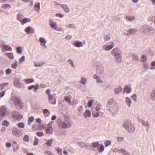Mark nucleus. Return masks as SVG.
Listing matches in <instances>:
<instances>
[{"label":"nucleus","instance_id":"nucleus-5","mask_svg":"<svg viewBox=\"0 0 155 155\" xmlns=\"http://www.w3.org/2000/svg\"><path fill=\"white\" fill-rule=\"evenodd\" d=\"M58 126L61 128L65 129L68 128H70L72 124L70 121L68 122V123L64 121H60Z\"/></svg>","mask_w":155,"mask_h":155},{"label":"nucleus","instance_id":"nucleus-23","mask_svg":"<svg viewBox=\"0 0 155 155\" xmlns=\"http://www.w3.org/2000/svg\"><path fill=\"white\" fill-rule=\"evenodd\" d=\"M61 7L63 8L64 11L67 13H68L70 11L69 8L66 5L61 4Z\"/></svg>","mask_w":155,"mask_h":155},{"label":"nucleus","instance_id":"nucleus-8","mask_svg":"<svg viewBox=\"0 0 155 155\" xmlns=\"http://www.w3.org/2000/svg\"><path fill=\"white\" fill-rule=\"evenodd\" d=\"M14 85L20 88H23L24 87V85L22 83L20 82V80L18 78H15L14 80Z\"/></svg>","mask_w":155,"mask_h":155},{"label":"nucleus","instance_id":"nucleus-35","mask_svg":"<svg viewBox=\"0 0 155 155\" xmlns=\"http://www.w3.org/2000/svg\"><path fill=\"white\" fill-rule=\"evenodd\" d=\"M124 17L126 19L130 21H132L135 19V17L134 16L126 15Z\"/></svg>","mask_w":155,"mask_h":155},{"label":"nucleus","instance_id":"nucleus-56","mask_svg":"<svg viewBox=\"0 0 155 155\" xmlns=\"http://www.w3.org/2000/svg\"><path fill=\"white\" fill-rule=\"evenodd\" d=\"M45 154L48 155H55L52 152L48 150H46L45 152Z\"/></svg>","mask_w":155,"mask_h":155},{"label":"nucleus","instance_id":"nucleus-48","mask_svg":"<svg viewBox=\"0 0 155 155\" xmlns=\"http://www.w3.org/2000/svg\"><path fill=\"white\" fill-rule=\"evenodd\" d=\"M39 140L36 137H35L34 140V142L33 144L34 146L37 145L38 143Z\"/></svg>","mask_w":155,"mask_h":155},{"label":"nucleus","instance_id":"nucleus-7","mask_svg":"<svg viewBox=\"0 0 155 155\" xmlns=\"http://www.w3.org/2000/svg\"><path fill=\"white\" fill-rule=\"evenodd\" d=\"M12 116L13 118L18 121H20L23 118V116L19 114L17 111H14L12 112Z\"/></svg>","mask_w":155,"mask_h":155},{"label":"nucleus","instance_id":"nucleus-41","mask_svg":"<svg viewBox=\"0 0 155 155\" xmlns=\"http://www.w3.org/2000/svg\"><path fill=\"white\" fill-rule=\"evenodd\" d=\"M18 64L17 61L13 62L11 64V67L14 69H16L18 66Z\"/></svg>","mask_w":155,"mask_h":155},{"label":"nucleus","instance_id":"nucleus-10","mask_svg":"<svg viewBox=\"0 0 155 155\" xmlns=\"http://www.w3.org/2000/svg\"><path fill=\"white\" fill-rule=\"evenodd\" d=\"M112 54L115 56L120 55L122 54L121 51L117 48H115L111 51Z\"/></svg>","mask_w":155,"mask_h":155},{"label":"nucleus","instance_id":"nucleus-55","mask_svg":"<svg viewBox=\"0 0 155 155\" xmlns=\"http://www.w3.org/2000/svg\"><path fill=\"white\" fill-rule=\"evenodd\" d=\"M117 138L118 139V141L119 142H122L124 140V137H117Z\"/></svg>","mask_w":155,"mask_h":155},{"label":"nucleus","instance_id":"nucleus-47","mask_svg":"<svg viewBox=\"0 0 155 155\" xmlns=\"http://www.w3.org/2000/svg\"><path fill=\"white\" fill-rule=\"evenodd\" d=\"M23 140L26 142H28L29 140V136L27 135H26L24 136L23 138Z\"/></svg>","mask_w":155,"mask_h":155},{"label":"nucleus","instance_id":"nucleus-57","mask_svg":"<svg viewBox=\"0 0 155 155\" xmlns=\"http://www.w3.org/2000/svg\"><path fill=\"white\" fill-rule=\"evenodd\" d=\"M25 59V56H22L19 59V62L20 64H21L23 62Z\"/></svg>","mask_w":155,"mask_h":155},{"label":"nucleus","instance_id":"nucleus-15","mask_svg":"<svg viewBox=\"0 0 155 155\" xmlns=\"http://www.w3.org/2000/svg\"><path fill=\"white\" fill-rule=\"evenodd\" d=\"M72 44L74 46L77 47H80L83 46V44L81 41H74L72 42Z\"/></svg>","mask_w":155,"mask_h":155},{"label":"nucleus","instance_id":"nucleus-19","mask_svg":"<svg viewBox=\"0 0 155 155\" xmlns=\"http://www.w3.org/2000/svg\"><path fill=\"white\" fill-rule=\"evenodd\" d=\"M39 42H40V45L43 47V49H45L46 48L47 46L45 45L46 41L45 39H39Z\"/></svg>","mask_w":155,"mask_h":155},{"label":"nucleus","instance_id":"nucleus-26","mask_svg":"<svg viewBox=\"0 0 155 155\" xmlns=\"http://www.w3.org/2000/svg\"><path fill=\"white\" fill-rule=\"evenodd\" d=\"M45 62H34V66L35 67H39L43 66Z\"/></svg>","mask_w":155,"mask_h":155},{"label":"nucleus","instance_id":"nucleus-46","mask_svg":"<svg viewBox=\"0 0 155 155\" xmlns=\"http://www.w3.org/2000/svg\"><path fill=\"white\" fill-rule=\"evenodd\" d=\"M68 62L70 64L71 66H72L73 68H75V65L73 61L72 60L70 59H68Z\"/></svg>","mask_w":155,"mask_h":155},{"label":"nucleus","instance_id":"nucleus-38","mask_svg":"<svg viewBox=\"0 0 155 155\" xmlns=\"http://www.w3.org/2000/svg\"><path fill=\"white\" fill-rule=\"evenodd\" d=\"M34 117L33 116H31V117H29L28 120V125H30L31 124V123L33 122L34 120Z\"/></svg>","mask_w":155,"mask_h":155},{"label":"nucleus","instance_id":"nucleus-14","mask_svg":"<svg viewBox=\"0 0 155 155\" xmlns=\"http://www.w3.org/2000/svg\"><path fill=\"white\" fill-rule=\"evenodd\" d=\"M104 68L103 65L100 63L97 64V74H101L104 71Z\"/></svg>","mask_w":155,"mask_h":155},{"label":"nucleus","instance_id":"nucleus-6","mask_svg":"<svg viewBox=\"0 0 155 155\" xmlns=\"http://www.w3.org/2000/svg\"><path fill=\"white\" fill-rule=\"evenodd\" d=\"M9 111L5 106L0 107V114L4 117L9 115Z\"/></svg>","mask_w":155,"mask_h":155},{"label":"nucleus","instance_id":"nucleus-64","mask_svg":"<svg viewBox=\"0 0 155 155\" xmlns=\"http://www.w3.org/2000/svg\"><path fill=\"white\" fill-rule=\"evenodd\" d=\"M93 100H90L88 102V103L87 104V106L89 107H90L92 105L93 103Z\"/></svg>","mask_w":155,"mask_h":155},{"label":"nucleus","instance_id":"nucleus-39","mask_svg":"<svg viewBox=\"0 0 155 155\" xmlns=\"http://www.w3.org/2000/svg\"><path fill=\"white\" fill-rule=\"evenodd\" d=\"M53 142L52 139H50L49 140L45 143V145L46 146L48 147H51L52 146Z\"/></svg>","mask_w":155,"mask_h":155},{"label":"nucleus","instance_id":"nucleus-50","mask_svg":"<svg viewBox=\"0 0 155 155\" xmlns=\"http://www.w3.org/2000/svg\"><path fill=\"white\" fill-rule=\"evenodd\" d=\"M121 153L123 154L126 155L127 154H129V155L130 154L129 153L126 151L124 149H121Z\"/></svg>","mask_w":155,"mask_h":155},{"label":"nucleus","instance_id":"nucleus-27","mask_svg":"<svg viewBox=\"0 0 155 155\" xmlns=\"http://www.w3.org/2000/svg\"><path fill=\"white\" fill-rule=\"evenodd\" d=\"M1 8L2 9H10L11 8V5L8 4H4L2 5Z\"/></svg>","mask_w":155,"mask_h":155},{"label":"nucleus","instance_id":"nucleus-49","mask_svg":"<svg viewBox=\"0 0 155 155\" xmlns=\"http://www.w3.org/2000/svg\"><path fill=\"white\" fill-rule=\"evenodd\" d=\"M9 123L8 121L6 120H5L2 122V125L4 126L8 127V126Z\"/></svg>","mask_w":155,"mask_h":155},{"label":"nucleus","instance_id":"nucleus-17","mask_svg":"<svg viewBox=\"0 0 155 155\" xmlns=\"http://www.w3.org/2000/svg\"><path fill=\"white\" fill-rule=\"evenodd\" d=\"M25 31L27 34H33L34 33L35 30L31 27L28 26L25 28Z\"/></svg>","mask_w":155,"mask_h":155},{"label":"nucleus","instance_id":"nucleus-22","mask_svg":"<svg viewBox=\"0 0 155 155\" xmlns=\"http://www.w3.org/2000/svg\"><path fill=\"white\" fill-rule=\"evenodd\" d=\"M150 98L152 101H155V88L151 91Z\"/></svg>","mask_w":155,"mask_h":155},{"label":"nucleus","instance_id":"nucleus-60","mask_svg":"<svg viewBox=\"0 0 155 155\" xmlns=\"http://www.w3.org/2000/svg\"><path fill=\"white\" fill-rule=\"evenodd\" d=\"M66 27L67 28H75V26L73 24H69L67 25H66Z\"/></svg>","mask_w":155,"mask_h":155},{"label":"nucleus","instance_id":"nucleus-3","mask_svg":"<svg viewBox=\"0 0 155 155\" xmlns=\"http://www.w3.org/2000/svg\"><path fill=\"white\" fill-rule=\"evenodd\" d=\"M11 100L13 103L15 104L18 107L21 108L23 107V103L18 97H12Z\"/></svg>","mask_w":155,"mask_h":155},{"label":"nucleus","instance_id":"nucleus-4","mask_svg":"<svg viewBox=\"0 0 155 155\" xmlns=\"http://www.w3.org/2000/svg\"><path fill=\"white\" fill-rule=\"evenodd\" d=\"M97 147V142L93 143L91 145L87 143H84V148L88 149L91 150H95V148Z\"/></svg>","mask_w":155,"mask_h":155},{"label":"nucleus","instance_id":"nucleus-53","mask_svg":"<svg viewBox=\"0 0 155 155\" xmlns=\"http://www.w3.org/2000/svg\"><path fill=\"white\" fill-rule=\"evenodd\" d=\"M84 143L83 142H79L77 143V144L78 146L81 148H84Z\"/></svg>","mask_w":155,"mask_h":155},{"label":"nucleus","instance_id":"nucleus-11","mask_svg":"<svg viewBox=\"0 0 155 155\" xmlns=\"http://www.w3.org/2000/svg\"><path fill=\"white\" fill-rule=\"evenodd\" d=\"M50 27L53 29L57 30V24L55 21H53L52 19H50L49 21Z\"/></svg>","mask_w":155,"mask_h":155},{"label":"nucleus","instance_id":"nucleus-31","mask_svg":"<svg viewBox=\"0 0 155 155\" xmlns=\"http://www.w3.org/2000/svg\"><path fill=\"white\" fill-rule=\"evenodd\" d=\"M114 47V44L112 43L110 45H107L106 46L105 49L106 51H108L112 49Z\"/></svg>","mask_w":155,"mask_h":155},{"label":"nucleus","instance_id":"nucleus-30","mask_svg":"<svg viewBox=\"0 0 155 155\" xmlns=\"http://www.w3.org/2000/svg\"><path fill=\"white\" fill-rule=\"evenodd\" d=\"M43 113L45 114V117H48L50 115V111L48 109H43Z\"/></svg>","mask_w":155,"mask_h":155},{"label":"nucleus","instance_id":"nucleus-13","mask_svg":"<svg viewBox=\"0 0 155 155\" xmlns=\"http://www.w3.org/2000/svg\"><path fill=\"white\" fill-rule=\"evenodd\" d=\"M55 94L49 95L48 96V99L50 103L52 104H55L56 103V99L53 96V95Z\"/></svg>","mask_w":155,"mask_h":155},{"label":"nucleus","instance_id":"nucleus-18","mask_svg":"<svg viewBox=\"0 0 155 155\" xmlns=\"http://www.w3.org/2000/svg\"><path fill=\"white\" fill-rule=\"evenodd\" d=\"M122 87L120 86L115 88L114 90V94H118L120 93L122 90Z\"/></svg>","mask_w":155,"mask_h":155},{"label":"nucleus","instance_id":"nucleus-21","mask_svg":"<svg viewBox=\"0 0 155 155\" xmlns=\"http://www.w3.org/2000/svg\"><path fill=\"white\" fill-rule=\"evenodd\" d=\"M84 117L86 118L91 116V112L89 110H86L83 114Z\"/></svg>","mask_w":155,"mask_h":155},{"label":"nucleus","instance_id":"nucleus-2","mask_svg":"<svg viewBox=\"0 0 155 155\" xmlns=\"http://www.w3.org/2000/svg\"><path fill=\"white\" fill-rule=\"evenodd\" d=\"M113 102V99L111 98L107 102V107L108 108L109 111L111 112L113 114H116L118 112V108L117 107V103H114V104L112 105V107H110V103H112Z\"/></svg>","mask_w":155,"mask_h":155},{"label":"nucleus","instance_id":"nucleus-32","mask_svg":"<svg viewBox=\"0 0 155 155\" xmlns=\"http://www.w3.org/2000/svg\"><path fill=\"white\" fill-rule=\"evenodd\" d=\"M87 81V79L83 77L81 78V79L79 81L80 83L83 84L84 85H85Z\"/></svg>","mask_w":155,"mask_h":155},{"label":"nucleus","instance_id":"nucleus-25","mask_svg":"<svg viewBox=\"0 0 155 155\" xmlns=\"http://www.w3.org/2000/svg\"><path fill=\"white\" fill-rule=\"evenodd\" d=\"M131 91V88L129 86L126 85L124 87V91L128 93H130Z\"/></svg>","mask_w":155,"mask_h":155},{"label":"nucleus","instance_id":"nucleus-51","mask_svg":"<svg viewBox=\"0 0 155 155\" xmlns=\"http://www.w3.org/2000/svg\"><path fill=\"white\" fill-rule=\"evenodd\" d=\"M17 126L20 128H23L24 127L25 125L22 122H19L17 124Z\"/></svg>","mask_w":155,"mask_h":155},{"label":"nucleus","instance_id":"nucleus-43","mask_svg":"<svg viewBox=\"0 0 155 155\" xmlns=\"http://www.w3.org/2000/svg\"><path fill=\"white\" fill-rule=\"evenodd\" d=\"M104 150V147L103 145H101L98 149V152L99 153L102 152Z\"/></svg>","mask_w":155,"mask_h":155},{"label":"nucleus","instance_id":"nucleus-42","mask_svg":"<svg viewBox=\"0 0 155 155\" xmlns=\"http://www.w3.org/2000/svg\"><path fill=\"white\" fill-rule=\"evenodd\" d=\"M46 131L47 133H51L53 132V129L51 127H48L46 129Z\"/></svg>","mask_w":155,"mask_h":155},{"label":"nucleus","instance_id":"nucleus-44","mask_svg":"<svg viewBox=\"0 0 155 155\" xmlns=\"http://www.w3.org/2000/svg\"><path fill=\"white\" fill-rule=\"evenodd\" d=\"M111 141L107 140L105 141L104 144L105 147H107L111 144Z\"/></svg>","mask_w":155,"mask_h":155},{"label":"nucleus","instance_id":"nucleus-36","mask_svg":"<svg viewBox=\"0 0 155 155\" xmlns=\"http://www.w3.org/2000/svg\"><path fill=\"white\" fill-rule=\"evenodd\" d=\"M23 18V14L20 13H19L17 15V19L20 21H21Z\"/></svg>","mask_w":155,"mask_h":155},{"label":"nucleus","instance_id":"nucleus-54","mask_svg":"<svg viewBox=\"0 0 155 155\" xmlns=\"http://www.w3.org/2000/svg\"><path fill=\"white\" fill-rule=\"evenodd\" d=\"M6 1H8L12 2H15V0H0V2L1 3H3Z\"/></svg>","mask_w":155,"mask_h":155},{"label":"nucleus","instance_id":"nucleus-24","mask_svg":"<svg viewBox=\"0 0 155 155\" xmlns=\"http://www.w3.org/2000/svg\"><path fill=\"white\" fill-rule=\"evenodd\" d=\"M144 29H145V32H148L152 34H154L155 32V30L153 28H150L147 27H144Z\"/></svg>","mask_w":155,"mask_h":155},{"label":"nucleus","instance_id":"nucleus-29","mask_svg":"<svg viewBox=\"0 0 155 155\" xmlns=\"http://www.w3.org/2000/svg\"><path fill=\"white\" fill-rule=\"evenodd\" d=\"M51 4L53 6H54V8H59V7L61 6V5L56 1H54L52 2Z\"/></svg>","mask_w":155,"mask_h":155},{"label":"nucleus","instance_id":"nucleus-34","mask_svg":"<svg viewBox=\"0 0 155 155\" xmlns=\"http://www.w3.org/2000/svg\"><path fill=\"white\" fill-rule=\"evenodd\" d=\"M31 20V19H30L26 18H24L23 19H22L21 21V24L22 25H23L24 24L30 21Z\"/></svg>","mask_w":155,"mask_h":155},{"label":"nucleus","instance_id":"nucleus-59","mask_svg":"<svg viewBox=\"0 0 155 155\" xmlns=\"http://www.w3.org/2000/svg\"><path fill=\"white\" fill-rule=\"evenodd\" d=\"M33 88L34 91L35 92H36L37 91V90L39 88V85L38 84H36L35 85H34V87Z\"/></svg>","mask_w":155,"mask_h":155},{"label":"nucleus","instance_id":"nucleus-58","mask_svg":"<svg viewBox=\"0 0 155 155\" xmlns=\"http://www.w3.org/2000/svg\"><path fill=\"white\" fill-rule=\"evenodd\" d=\"M17 53L20 54L22 52L21 48L20 47H18L17 48Z\"/></svg>","mask_w":155,"mask_h":155},{"label":"nucleus","instance_id":"nucleus-52","mask_svg":"<svg viewBox=\"0 0 155 155\" xmlns=\"http://www.w3.org/2000/svg\"><path fill=\"white\" fill-rule=\"evenodd\" d=\"M40 3H38L35 5V9L36 11H38L40 9Z\"/></svg>","mask_w":155,"mask_h":155},{"label":"nucleus","instance_id":"nucleus-63","mask_svg":"<svg viewBox=\"0 0 155 155\" xmlns=\"http://www.w3.org/2000/svg\"><path fill=\"white\" fill-rule=\"evenodd\" d=\"M147 60V58L145 57L144 55H143L142 56L141 61L142 62H143Z\"/></svg>","mask_w":155,"mask_h":155},{"label":"nucleus","instance_id":"nucleus-33","mask_svg":"<svg viewBox=\"0 0 155 155\" xmlns=\"http://www.w3.org/2000/svg\"><path fill=\"white\" fill-rule=\"evenodd\" d=\"M126 102L128 106L129 107H130L132 102L131 99L129 97H126Z\"/></svg>","mask_w":155,"mask_h":155},{"label":"nucleus","instance_id":"nucleus-37","mask_svg":"<svg viewBox=\"0 0 155 155\" xmlns=\"http://www.w3.org/2000/svg\"><path fill=\"white\" fill-rule=\"evenodd\" d=\"M5 55L10 60H12L14 58V56L12 53H7L5 54Z\"/></svg>","mask_w":155,"mask_h":155},{"label":"nucleus","instance_id":"nucleus-28","mask_svg":"<svg viewBox=\"0 0 155 155\" xmlns=\"http://www.w3.org/2000/svg\"><path fill=\"white\" fill-rule=\"evenodd\" d=\"M137 32V31L136 29H130L127 31V33H126V34L127 35H129L130 34L132 35L134 34Z\"/></svg>","mask_w":155,"mask_h":155},{"label":"nucleus","instance_id":"nucleus-9","mask_svg":"<svg viewBox=\"0 0 155 155\" xmlns=\"http://www.w3.org/2000/svg\"><path fill=\"white\" fill-rule=\"evenodd\" d=\"M98 116L102 117L104 116V110L102 109V105L99 104H97V117Z\"/></svg>","mask_w":155,"mask_h":155},{"label":"nucleus","instance_id":"nucleus-20","mask_svg":"<svg viewBox=\"0 0 155 155\" xmlns=\"http://www.w3.org/2000/svg\"><path fill=\"white\" fill-rule=\"evenodd\" d=\"M116 61L118 63H121L122 61V55L121 54L120 55L115 56Z\"/></svg>","mask_w":155,"mask_h":155},{"label":"nucleus","instance_id":"nucleus-1","mask_svg":"<svg viewBox=\"0 0 155 155\" xmlns=\"http://www.w3.org/2000/svg\"><path fill=\"white\" fill-rule=\"evenodd\" d=\"M123 127L128 132L130 133H133L135 130L134 125L132 124L130 120H126L124 122Z\"/></svg>","mask_w":155,"mask_h":155},{"label":"nucleus","instance_id":"nucleus-45","mask_svg":"<svg viewBox=\"0 0 155 155\" xmlns=\"http://www.w3.org/2000/svg\"><path fill=\"white\" fill-rule=\"evenodd\" d=\"M64 100L69 104H71V98L67 96L65 97Z\"/></svg>","mask_w":155,"mask_h":155},{"label":"nucleus","instance_id":"nucleus-61","mask_svg":"<svg viewBox=\"0 0 155 155\" xmlns=\"http://www.w3.org/2000/svg\"><path fill=\"white\" fill-rule=\"evenodd\" d=\"M12 71L10 68L7 69L6 70L5 72L7 75H9L11 74Z\"/></svg>","mask_w":155,"mask_h":155},{"label":"nucleus","instance_id":"nucleus-12","mask_svg":"<svg viewBox=\"0 0 155 155\" xmlns=\"http://www.w3.org/2000/svg\"><path fill=\"white\" fill-rule=\"evenodd\" d=\"M12 133L13 135L17 137H19L22 135L21 132L18 131L17 128H15L12 130Z\"/></svg>","mask_w":155,"mask_h":155},{"label":"nucleus","instance_id":"nucleus-40","mask_svg":"<svg viewBox=\"0 0 155 155\" xmlns=\"http://www.w3.org/2000/svg\"><path fill=\"white\" fill-rule=\"evenodd\" d=\"M24 81L26 84H29L33 82L34 81V80L32 79H25L24 80Z\"/></svg>","mask_w":155,"mask_h":155},{"label":"nucleus","instance_id":"nucleus-62","mask_svg":"<svg viewBox=\"0 0 155 155\" xmlns=\"http://www.w3.org/2000/svg\"><path fill=\"white\" fill-rule=\"evenodd\" d=\"M142 124L145 126H147L148 127H149V123L148 122H145L143 120L142 122Z\"/></svg>","mask_w":155,"mask_h":155},{"label":"nucleus","instance_id":"nucleus-16","mask_svg":"<svg viewBox=\"0 0 155 155\" xmlns=\"http://www.w3.org/2000/svg\"><path fill=\"white\" fill-rule=\"evenodd\" d=\"M2 45L3 48V52H5L6 51H10L12 50V48L10 46L4 44H2Z\"/></svg>","mask_w":155,"mask_h":155}]
</instances>
